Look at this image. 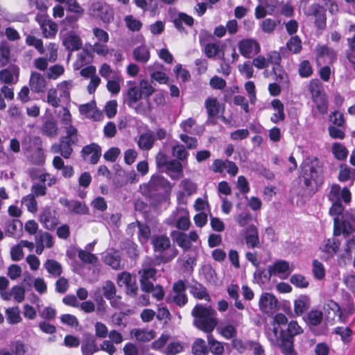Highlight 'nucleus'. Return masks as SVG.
Here are the masks:
<instances>
[{"label": "nucleus", "mask_w": 355, "mask_h": 355, "mask_svg": "<svg viewBox=\"0 0 355 355\" xmlns=\"http://www.w3.org/2000/svg\"><path fill=\"white\" fill-rule=\"evenodd\" d=\"M328 200L332 202L329 213L333 217L334 234L340 233L349 235L355 231V217L354 211H344L341 201L349 204L352 200L351 192L347 187L341 189L340 186L334 184L327 194Z\"/></svg>", "instance_id": "1"}, {"label": "nucleus", "mask_w": 355, "mask_h": 355, "mask_svg": "<svg viewBox=\"0 0 355 355\" xmlns=\"http://www.w3.org/2000/svg\"><path fill=\"white\" fill-rule=\"evenodd\" d=\"M288 334L283 329L273 324V327L266 331V336L271 345L277 346L284 355H297L294 349L293 337L303 332V329L298 323L292 320L288 325Z\"/></svg>", "instance_id": "2"}, {"label": "nucleus", "mask_w": 355, "mask_h": 355, "mask_svg": "<svg viewBox=\"0 0 355 355\" xmlns=\"http://www.w3.org/2000/svg\"><path fill=\"white\" fill-rule=\"evenodd\" d=\"M322 162L315 156H308L300 165L299 179L303 187L312 193L318 191L323 182Z\"/></svg>", "instance_id": "3"}, {"label": "nucleus", "mask_w": 355, "mask_h": 355, "mask_svg": "<svg viewBox=\"0 0 355 355\" xmlns=\"http://www.w3.org/2000/svg\"><path fill=\"white\" fill-rule=\"evenodd\" d=\"M193 325L205 333H211L218 324L216 312L209 306L196 304L191 311Z\"/></svg>", "instance_id": "4"}, {"label": "nucleus", "mask_w": 355, "mask_h": 355, "mask_svg": "<svg viewBox=\"0 0 355 355\" xmlns=\"http://www.w3.org/2000/svg\"><path fill=\"white\" fill-rule=\"evenodd\" d=\"M152 245L155 252V259L159 263H168L178 254V250L171 245L169 238L166 235L153 236Z\"/></svg>", "instance_id": "5"}, {"label": "nucleus", "mask_w": 355, "mask_h": 355, "mask_svg": "<svg viewBox=\"0 0 355 355\" xmlns=\"http://www.w3.org/2000/svg\"><path fill=\"white\" fill-rule=\"evenodd\" d=\"M172 185L164 177L155 174L151 176L147 183L140 185L139 191L141 193L148 198H153L156 196L168 194L171 192Z\"/></svg>", "instance_id": "6"}, {"label": "nucleus", "mask_w": 355, "mask_h": 355, "mask_svg": "<svg viewBox=\"0 0 355 355\" xmlns=\"http://www.w3.org/2000/svg\"><path fill=\"white\" fill-rule=\"evenodd\" d=\"M22 145L30 153L28 160L35 165L41 166L44 164L45 155L42 149L40 137L28 136L22 141Z\"/></svg>", "instance_id": "7"}, {"label": "nucleus", "mask_w": 355, "mask_h": 355, "mask_svg": "<svg viewBox=\"0 0 355 355\" xmlns=\"http://www.w3.org/2000/svg\"><path fill=\"white\" fill-rule=\"evenodd\" d=\"M155 266V263L152 258L146 257L144 259L141 264V268L138 272L141 290H146L151 286L153 282L150 279H154L157 273Z\"/></svg>", "instance_id": "8"}, {"label": "nucleus", "mask_w": 355, "mask_h": 355, "mask_svg": "<svg viewBox=\"0 0 355 355\" xmlns=\"http://www.w3.org/2000/svg\"><path fill=\"white\" fill-rule=\"evenodd\" d=\"M186 291V281L179 279L173 284L172 291L168 294L166 301L168 303H174L180 307L184 306L188 302Z\"/></svg>", "instance_id": "9"}, {"label": "nucleus", "mask_w": 355, "mask_h": 355, "mask_svg": "<svg viewBox=\"0 0 355 355\" xmlns=\"http://www.w3.org/2000/svg\"><path fill=\"white\" fill-rule=\"evenodd\" d=\"M88 13L94 17L100 18L104 23H110L114 19V10L107 4L94 2L91 4Z\"/></svg>", "instance_id": "10"}, {"label": "nucleus", "mask_w": 355, "mask_h": 355, "mask_svg": "<svg viewBox=\"0 0 355 355\" xmlns=\"http://www.w3.org/2000/svg\"><path fill=\"white\" fill-rule=\"evenodd\" d=\"M293 269H291L290 264L285 260H277L273 264L268 267V273L263 276L270 279L272 276H279L281 279H286Z\"/></svg>", "instance_id": "11"}, {"label": "nucleus", "mask_w": 355, "mask_h": 355, "mask_svg": "<svg viewBox=\"0 0 355 355\" xmlns=\"http://www.w3.org/2000/svg\"><path fill=\"white\" fill-rule=\"evenodd\" d=\"M168 220H171V225L174 224L178 229L182 231L189 230L191 225L189 211L183 207L177 208Z\"/></svg>", "instance_id": "12"}, {"label": "nucleus", "mask_w": 355, "mask_h": 355, "mask_svg": "<svg viewBox=\"0 0 355 355\" xmlns=\"http://www.w3.org/2000/svg\"><path fill=\"white\" fill-rule=\"evenodd\" d=\"M238 49L241 55L246 58H253L261 51L259 43L252 38L243 39L239 41Z\"/></svg>", "instance_id": "13"}, {"label": "nucleus", "mask_w": 355, "mask_h": 355, "mask_svg": "<svg viewBox=\"0 0 355 355\" xmlns=\"http://www.w3.org/2000/svg\"><path fill=\"white\" fill-rule=\"evenodd\" d=\"M282 56L277 51L269 52L266 57L259 55L252 60V64L258 69H266L269 65L281 64Z\"/></svg>", "instance_id": "14"}, {"label": "nucleus", "mask_w": 355, "mask_h": 355, "mask_svg": "<svg viewBox=\"0 0 355 355\" xmlns=\"http://www.w3.org/2000/svg\"><path fill=\"white\" fill-rule=\"evenodd\" d=\"M317 62L333 64L337 59V52L327 45L318 44L315 49Z\"/></svg>", "instance_id": "15"}, {"label": "nucleus", "mask_w": 355, "mask_h": 355, "mask_svg": "<svg viewBox=\"0 0 355 355\" xmlns=\"http://www.w3.org/2000/svg\"><path fill=\"white\" fill-rule=\"evenodd\" d=\"M210 169L213 172L218 173H222L226 171L227 173L233 177L236 176L239 171V168L234 162L228 159L223 160L220 159H216L213 162Z\"/></svg>", "instance_id": "16"}, {"label": "nucleus", "mask_w": 355, "mask_h": 355, "mask_svg": "<svg viewBox=\"0 0 355 355\" xmlns=\"http://www.w3.org/2000/svg\"><path fill=\"white\" fill-rule=\"evenodd\" d=\"M35 20L39 23L42 35L46 38L54 37L58 32V25L51 19H46L43 15H37Z\"/></svg>", "instance_id": "17"}, {"label": "nucleus", "mask_w": 355, "mask_h": 355, "mask_svg": "<svg viewBox=\"0 0 355 355\" xmlns=\"http://www.w3.org/2000/svg\"><path fill=\"white\" fill-rule=\"evenodd\" d=\"M60 202L67 207L70 213L80 215H85L89 213V208L84 202L67 198H60Z\"/></svg>", "instance_id": "18"}, {"label": "nucleus", "mask_w": 355, "mask_h": 355, "mask_svg": "<svg viewBox=\"0 0 355 355\" xmlns=\"http://www.w3.org/2000/svg\"><path fill=\"white\" fill-rule=\"evenodd\" d=\"M62 43L66 49L70 51H78L83 46L80 36L74 31H69L65 33L62 37Z\"/></svg>", "instance_id": "19"}, {"label": "nucleus", "mask_w": 355, "mask_h": 355, "mask_svg": "<svg viewBox=\"0 0 355 355\" xmlns=\"http://www.w3.org/2000/svg\"><path fill=\"white\" fill-rule=\"evenodd\" d=\"M278 301L276 297L270 293H263L259 299V305L260 309L266 313H273L277 307Z\"/></svg>", "instance_id": "20"}, {"label": "nucleus", "mask_w": 355, "mask_h": 355, "mask_svg": "<svg viewBox=\"0 0 355 355\" xmlns=\"http://www.w3.org/2000/svg\"><path fill=\"white\" fill-rule=\"evenodd\" d=\"M81 153L84 159L89 161L92 164H96L101 156V148L96 144L85 146Z\"/></svg>", "instance_id": "21"}, {"label": "nucleus", "mask_w": 355, "mask_h": 355, "mask_svg": "<svg viewBox=\"0 0 355 355\" xmlns=\"http://www.w3.org/2000/svg\"><path fill=\"white\" fill-rule=\"evenodd\" d=\"M15 62V55L12 53L10 44L3 40L0 42V65L6 67Z\"/></svg>", "instance_id": "22"}, {"label": "nucleus", "mask_w": 355, "mask_h": 355, "mask_svg": "<svg viewBox=\"0 0 355 355\" xmlns=\"http://www.w3.org/2000/svg\"><path fill=\"white\" fill-rule=\"evenodd\" d=\"M74 144L69 142V141L60 138L59 143H55L51 146V151L55 154L60 153L64 158L69 159L73 153L71 147Z\"/></svg>", "instance_id": "23"}, {"label": "nucleus", "mask_w": 355, "mask_h": 355, "mask_svg": "<svg viewBox=\"0 0 355 355\" xmlns=\"http://www.w3.org/2000/svg\"><path fill=\"white\" fill-rule=\"evenodd\" d=\"M245 240L249 248H254L259 245L258 230L254 225L246 227L245 230Z\"/></svg>", "instance_id": "24"}, {"label": "nucleus", "mask_w": 355, "mask_h": 355, "mask_svg": "<svg viewBox=\"0 0 355 355\" xmlns=\"http://www.w3.org/2000/svg\"><path fill=\"white\" fill-rule=\"evenodd\" d=\"M182 165L177 159H172L168 162L166 166L162 170V173H166L173 180H178L182 173Z\"/></svg>", "instance_id": "25"}, {"label": "nucleus", "mask_w": 355, "mask_h": 355, "mask_svg": "<svg viewBox=\"0 0 355 355\" xmlns=\"http://www.w3.org/2000/svg\"><path fill=\"white\" fill-rule=\"evenodd\" d=\"M29 85L33 92H43L46 87V80L40 73L33 72L30 78Z\"/></svg>", "instance_id": "26"}, {"label": "nucleus", "mask_w": 355, "mask_h": 355, "mask_svg": "<svg viewBox=\"0 0 355 355\" xmlns=\"http://www.w3.org/2000/svg\"><path fill=\"white\" fill-rule=\"evenodd\" d=\"M40 222L47 230H53L58 223V219L55 216V212L50 209H45L40 217Z\"/></svg>", "instance_id": "27"}, {"label": "nucleus", "mask_w": 355, "mask_h": 355, "mask_svg": "<svg viewBox=\"0 0 355 355\" xmlns=\"http://www.w3.org/2000/svg\"><path fill=\"white\" fill-rule=\"evenodd\" d=\"M174 26L177 30L181 33H187L185 28L183 27L182 24L184 23L187 26H192L194 22L193 18L184 12H179L172 20Z\"/></svg>", "instance_id": "28"}, {"label": "nucleus", "mask_w": 355, "mask_h": 355, "mask_svg": "<svg viewBox=\"0 0 355 355\" xmlns=\"http://www.w3.org/2000/svg\"><path fill=\"white\" fill-rule=\"evenodd\" d=\"M311 306V301L308 296L300 295L294 301V313L295 316L304 314Z\"/></svg>", "instance_id": "29"}, {"label": "nucleus", "mask_w": 355, "mask_h": 355, "mask_svg": "<svg viewBox=\"0 0 355 355\" xmlns=\"http://www.w3.org/2000/svg\"><path fill=\"white\" fill-rule=\"evenodd\" d=\"M191 294L196 299L211 301L210 295L207 289L200 283L196 282L193 285L189 286Z\"/></svg>", "instance_id": "30"}, {"label": "nucleus", "mask_w": 355, "mask_h": 355, "mask_svg": "<svg viewBox=\"0 0 355 355\" xmlns=\"http://www.w3.org/2000/svg\"><path fill=\"white\" fill-rule=\"evenodd\" d=\"M155 141V137L153 133L151 131H148L139 137L137 145L141 150H149L153 148Z\"/></svg>", "instance_id": "31"}, {"label": "nucleus", "mask_w": 355, "mask_h": 355, "mask_svg": "<svg viewBox=\"0 0 355 355\" xmlns=\"http://www.w3.org/2000/svg\"><path fill=\"white\" fill-rule=\"evenodd\" d=\"M132 55L135 61L146 64L150 58L149 48L146 45L137 46L133 50Z\"/></svg>", "instance_id": "32"}, {"label": "nucleus", "mask_w": 355, "mask_h": 355, "mask_svg": "<svg viewBox=\"0 0 355 355\" xmlns=\"http://www.w3.org/2000/svg\"><path fill=\"white\" fill-rule=\"evenodd\" d=\"M104 297L110 301L112 306L116 307V300L114 299L116 294V289L114 283L110 280L105 282L102 287Z\"/></svg>", "instance_id": "33"}, {"label": "nucleus", "mask_w": 355, "mask_h": 355, "mask_svg": "<svg viewBox=\"0 0 355 355\" xmlns=\"http://www.w3.org/2000/svg\"><path fill=\"white\" fill-rule=\"evenodd\" d=\"M42 135L49 137H55L58 133V127L57 123L52 119L44 121L41 127Z\"/></svg>", "instance_id": "34"}, {"label": "nucleus", "mask_w": 355, "mask_h": 355, "mask_svg": "<svg viewBox=\"0 0 355 355\" xmlns=\"http://www.w3.org/2000/svg\"><path fill=\"white\" fill-rule=\"evenodd\" d=\"M73 87L72 80H64L57 85L58 92L62 101L69 102L70 101V90Z\"/></svg>", "instance_id": "35"}, {"label": "nucleus", "mask_w": 355, "mask_h": 355, "mask_svg": "<svg viewBox=\"0 0 355 355\" xmlns=\"http://www.w3.org/2000/svg\"><path fill=\"white\" fill-rule=\"evenodd\" d=\"M98 350L99 348L97 347L96 340L92 336L83 340L81 345V351L83 355H92Z\"/></svg>", "instance_id": "36"}, {"label": "nucleus", "mask_w": 355, "mask_h": 355, "mask_svg": "<svg viewBox=\"0 0 355 355\" xmlns=\"http://www.w3.org/2000/svg\"><path fill=\"white\" fill-rule=\"evenodd\" d=\"M44 266L49 275L53 277H59L62 273L61 264L54 259H47Z\"/></svg>", "instance_id": "37"}, {"label": "nucleus", "mask_w": 355, "mask_h": 355, "mask_svg": "<svg viewBox=\"0 0 355 355\" xmlns=\"http://www.w3.org/2000/svg\"><path fill=\"white\" fill-rule=\"evenodd\" d=\"M139 87L132 85L129 87L126 92V101L128 106L132 107L137 101H139L142 96Z\"/></svg>", "instance_id": "38"}, {"label": "nucleus", "mask_w": 355, "mask_h": 355, "mask_svg": "<svg viewBox=\"0 0 355 355\" xmlns=\"http://www.w3.org/2000/svg\"><path fill=\"white\" fill-rule=\"evenodd\" d=\"M123 78L121 75H115L112 79L107 80L106 87L113 96L117 95L121 90V83L123 82Z\"/></svg>", "instance_id": "39"}, {"label": "nucleus", "mask_w": 355, "mask_h": 355, "mask_svg": "<svg viewBox=\"0 0 355 355\" xmlns=\"http://www.w3.org/2000/svg\"><path fill=\"white\" fill-rule=\"evenodd\" d=\"M6 317L8 322L12 324H17L22 320L19 306L8 308L6 310Z\"/></svg>", "instance_id": "40"}, {"label": "nucleus", "mask_w": 355, "mask_h": 355, "mask_svg": "<svg viewBox=\"0 0 355 355\" xmlns=\"http://www.w3.org/2000/svg\"><path fill=\"white\" fill-rule=\"evenodd\" d=\"M92 60V56L88 51H83L77 55V60L73 64L75 70H79L83 66L89 63Z\"/></svg>", "instance_id": "41"}, {"label": "nucleus", "mask_w": 355, "mask_h": 355, "mask_svg": "<svg viewBox=\"0 0 355 355\" xmlns=\"http://www.w3.org/2000/svg\"><path fill=\"white\" fill-rule=\"evenodd\" d=\"M65 135L62 137L61 139L68 140L73 144H78L79 141V135L78 129L73 126H68L63 128Z\"/></svg>", "instance_id": "42"}, {"label": "nucleus", "mask_w": 355, "mask_h": 355, "mask_svg": "<svg viewBox=\"0 0 355 355\" xmlns=\"http://www.w3.org/2000/svg\"><path fill=\"white\" fill-rule=\"evenodd\" d=\"M171 235L180 248L184 250H188L191 248V243L188 240L187 234L173 231Z\"/></svg>", "instance_id": "43"}, {"label": "nucleus", "mask_w": 355, "mask_h": 355, "mask_svg": "<svg viewBox=\"0 0 355 355\" xmlns=\"http://www.w3.org/2000/svg\"><path fill=\"white\" fill-rule=\"evenodd\" d=\"M227 293L229 296L234 300V305L235 306L239 309L243 310L244 309V305L243 303L239 300V287L237 284H231L227 287Z\"/></svg>", "instance_id": "44"}, {"label": "nucleus", "mask_w": 355, "mask_h": 355, "mask_svg": "<svg viewBox=\"0 0 355 355\" xmlns=\"http://www.w3.org/2000/svg\"><path fill=\"white\" fill-rule=\"evenodd\" d=\"M192 353L195 355H207L209 349L205 341L202 338L195 340L191 347Z\"/></svg>", "instance_id": "45"}, {"label": "nucleus", "mask_w": 355, "mask_h": 355, "mask_svg": "<svg viewBox=\"0 0 355 355\" xmlns=\"http://www.w3.org/2000/svg\"><path fill=\"white\" fill-rule=\"evenodd\" d=\"M340 182H347L348 180H354L355 169L350 168L345 165H341L340 167L338 177Z\"/></svg>", "instance_id": "46"}, {"label": "nucleus", "mask_w": 355, "mask_h": 355, "mask_svg": "<svg viewBox=\"0 0 355 355\" xmlns=\"http://www.w3.org/2000/svg\"><path fill=\"white\" fill-rule=\"evenodd\" d=\"M35 243H42L46 248L53 247L54 242L53 236L46 232H39L35 236Z\"/></svg>", "instance_id": "47"}, {"label": "nucleus", "mask_w": 355, "mask_h": 355, "mask_svg": "<svg viewBox=\"0 0 355 355\" xmlns=\"http://www.w3.org/2000/svg\"><path fill=\"white\" fill-rule=\"evenodd\" d=\"M104 261L106 264L109 265L114 270H119L121 268V257L116 252L114 253L107 254L105 256Z\"/></svg>", "instance_id": "48"}, {"label": "nucleus", "mask_w": 355, "mask_h": 355, "mask_svg": "<svg viewBox=\"0 0 355 355\" xmlns=\"http://www.w3.org/2000/svg\"><path fill=\"white\" fill-rule=\"evenodd\" d=\"M205 107L209 117L216 116L219 112V103L216 98H207L205 100Z\"/></svg>", "instance_id": "49"}, {"label": "nucleus", "mask_w": 355, "mask_h": 355, "mask_svg": "<svg viewBox=\"0 0 355 355\" xmlns=\"http://www.w3.org/2000/svg\"><path fill=\"white\" fill-rule=\"evenodd\" d=\"M312 98L319 113L321 114H326L328 110V104L325 95L323 94L319 96H313Z\"/></svg>", "instance_id": "50"}, {"label": "nucleus", "mask_w": 355, "mask_h": 355, "mask_svg": "<svg viewBox=\"0 0 355 355\" xmlns=\"http://www.w3.org/2000/svg\"><path fill=\"white\" fill-rule=\"evenodd\" d=\"M210 352L214 355H222L224 352V346L222 343L215 340L211 335L207 336Z\"/></svg>", "instance_id": "51"}, {"label": "nucleus", "mask_w": 355, "mask_h": 355, "mask_svg": "<svg viewBox=\"0 0 355 355\" xmlns=\"http://www.w3.org/2000/svg\"><path fill=\"white\" fill-rule=\"evenodd\" d=\"M331 152L338 160L345 159L348 155V150L345 146L340 143H334L331 147Z\"/></svg>", "instance_id": "52"}, {"label": "nucleus", "mask_w": 355, "mask_h": 355, "mask_svg": "<svg viewBox=\"0 0 355 355\" xmlns=\"http://www.w3.org/2000/svg\"><path fill=\"white\" fill-rule=\"evenodd\" d=\"M144 293H151L152 296L156 299L157 301H161L164 299L165 295V292L162 286L159 284H157L154 286L152 283L151 286L146 290H141Z\"/></svg>", "instance_id": "53"}, {"label": "nucleus", "mask_w": 355, "mask_h": 355, "mask_svg": "<svg viewBox=\"0 0 355 355\" xmlns=\"http://www.w3.org/2000/svg\"><path fill=\"white\" fill-rule=\"evenodd\" d=\"M286 47L293 53H299L302 50V41L297 36H292L286 43Z\"/></svg>", "instance_id": "54"}, {"label": "nucleus", "mask_w": 355, "mask_h": 355, "mask_svg": "<svg viewBox=\"0 0 355 355\" xmlns=\"http://www.w3.org/2000/svg\"><path fill=\"white\" fill-rule=\"evenodd\" d=\"M312 271L313 276L318 280H322L324 278L326 271L322 263L317 259H314L312 263Z\"/></svg>", "instance_id": "55"}, {"label": "nucleus", "mask_w": 355, "mask_h": 355, "mask_svg": "<svg viewBox=\"0 0 355 355\" xmlns=\"http://www.w3.org/2000/svg\"><path fill=\"white\" fill-rule=\"evenodd\" d=\"M10 349L13 355H26L28 347L21 340H15L10 343Z\"/></svg>", "instance_id": "56"}, {"label": "nucleus", "mask_w": 355, "mask_h": 355, "mask_svg": "<svg viewBox=\"0 0 355 355\" xmlns=\"http://www.w3.org/2000/svg\"><path fill=\"white\" fill-rule=\"evenodd\" d=\"M322 318L323 313L321 311L311 310L307 315L306 322L311 325L318 326L322 322Z\"/></svg>", "instance_id": "57"}, {"label": "nucleus", "mask_w": 355, "mask_h": 355, "mask_svg": "<svg viewBox=\"0 0 355 355\" xmlns=\"http://www.w3.org/2000/svg\"><path fill=\"white\" fill-rule=\"evenodd\" d=\"M26 44L30 46L35 47L40 54H43L44 53L42 40L37 38L34 35H28L26 37Z\"/></svg>", "instance_id": "58"}, {"label": "nucleus", "mask_w": 355, "mask_h": 355, "mask_svg": "<svg viewBox=\"0 0 355 355\" xmlns=\"http://www.w3.org/2000/svg\"><path fill=\"white\" fill-rule=\"evenodd\" d=\"M180 187L188 196H192L197 191V184L189 179H184L180 182Z\"/></svg>", "instance_id": "59"}, {"label": "nucleus", "mask_w": 355, "mask_h": 355, "mask_svg": "<svg viewBox=\"0 0 355 355\" xmlns=\"http://www.w3.org/2000/svg\"><path fill=\"white\" fill-rule=\"evenodd\" d=\"M172 155L180 162H184L187 159L188 153L185 147L182 144L174 145L172 148Z\"/></svg>", "instance_id": "60"}, {"label": "nucleus", "mask_w": 355, "mask_h": 355, "mask_svg": "<svg viewBox=\"0 0 355 355\" xmlns=\"http://www.w3.org/2000/svg\"><path fill=\"white\" fill-rule=\"evenodd\" d=\"M124 21L127 28L131 31H139L142 27V23L132 15L125 16Z\"/></svg>", "instance_id": "61"}, {"label": "nucleus", "mask_w": 355, "mask_h": 355, "mask_svg": "<svg viewBox=\"0 0 355 355\" xmlns=\"http://www.w3.org/2000/svg\"><path fill=\"white\" fill-rule=\"evenodd\" d=\"M220 334L226 339H234L236 334V327L233 324H227L220 327Z\"/></svg>", "instance_id": "62"}, {"label": "nucleus", "mask_w": 355, "mask_h": 355, "mask_svg": "<svg viewBox=\"0 0 355 355\" xmlns=\"http://www.w3.org/2000/svg\"><path fill=\"white\" fill-rule=\"evenodd\" d=\"M139 88L141 96H144L146 98H148L155 91L148 80L145 79L140 80Z\"/></svg>", "instance_id": "63"}, {"label": "nucleus", "mask_w": 355, "mask_h": 355, "mask_svg": "<svg viewBox=\"0 0 355 355\" xmlns=\"http://www.w3.org/2000/svg\"><path fill=\"white\" fill-rule=\"evenodd\" d=\"M22 204H24L28 211L35 213L37 210V202L35 198L32 194H28L24 196L21 200Z\"/></svg>", "instance_id": "64"}]
</instances>
